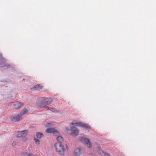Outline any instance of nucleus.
Instances as JSON below:
<instances>
[{"label": "nucleus", "mask_w": 156, "mask_h": 156, "mask_svg": "<svg viewBox=\"0 0 156 156\" xmlns=\"http://www.w3.org/2000/svg\"><path fill=\"white\" fill-rule=\"evenodd\" d=\"M34 140H35V141L36 143L37 144H40V141L39 139H37V138H35Z\"/></svg>", "instance_id": "nucleus-17"}, {"label": "nucleus", "mask_w": 156, "mask_h": 156, "mask_svg": "<svg viewBox=\"0 0 156 156\" xmlns=\"http://www.w3.org/2000/svg\"><path fill=\"white\" fill-rule=\"evenodd\" d=\"M81 149L80 148L76 149L74 151V154L76 156H79L81 153Z\"/></svg>", "instance_id": "nucleus-10"}, {"label": "nucleus", "mask_w": 156, "mask_h": 156, "mask_svg": "<svg viewBox=\"0 0 156 156\" xmlns=\"http://www.w3.org/2000/svg\"><path fill=\"white\" fill-rule=\"evenodd\" d=\"M3 69H5L9 67V65L7 64H5L4 66H3Z\"/></svg>", "instance_id": "nucleus-18"}, {"label": "nucleus", "mask_w": 156, "mask_h": 156, "mask_svg": "<svg viewBox=\"0 0 156 156\" xmlns=\"http://www.w3.org/2000/svg\"><path fill=\"white\" fill-rule=\"evenodd\" d=\"M104 156H109V155L107 153H104Z\"/></svg>", "instance_id": "nucleus-20"}, {"label": "nucleus", "mask_w": 156, "mask_h": 156, "mask_svg": "<svg viewBox=\"0 0 156 156\" xmlns=\"http://www.w3.org/2000/svg\"><path fill=\"white\" fill-rule=\"evenodd\" d=\"M46 131L48 133H53L54 135L55 136H57L58 135V132L53 128H48L46 130Z\"/></svg>", "instance_id": "nucleus-8"}, {"label": "nucleus", "mask_w": 156, "mask_h": 156, "mask_svg": "<svg viewBox=\"0 0 156 156\" xmlns=\"http://www.w3.org/2000/svg\"><path fill=\"white\" fill-rule=\"evenodd\" d=\"M27 111L28 110L26 108H24L22 112H21L20 114L21 115V116L22 114H24L27 113Z\"/></svg>", "instance_id": "nucleus-13"}, {"label": "nucleus", "mask_w": 156, "mask_h": 156, "mask_svg": "<svg viewBox=\"0 0 156 156\" xmlns=\"http://www.w3.org/2000/svg\"><path fill=\"white\" fill-rule=\"evenodd\" d=\"M23 105V103L18 101L15 102L13 104V108L16 109H19Z\"/></svg>", "instance_id": "nucleus-7"}, {"label": "nucleus", "mask_w": 156, "mask_h": 156, "mask_svg": "<svg viewBox=\"0 0 156 156\" xmlns=\"http://www.w3.org/2000/svg\"><path fill=\"white\" fill-rule=\"evenodd\" d=\"M80 140L84 144L88 145V147L89 148H91V144L89 139L86 137H81Z\"/></svg>", "instance_id": "nucleus-5"}, {"label": "nucleus", "mask_w": 156, "mask_h": 156, "mask_svg": "<svg viewBox=\"0 0 156 156\" xmlns=\"http://www.w3.org/2000/svg\"><path fill=\"white\" fill-rule=\"evenodd\" d=\"M56 151L60 155H64L65 148L63 146L61 143H56L55 145Z\"/></svg>", "instance_id": "nucleus-2"}, {"label": "nucleus", "mask_w": 156, "mask_h": 156, "mask_svg": "<svg viewBox=\"0 0 156 156\" xmlns=\"http://www.w3.org/2000/svg\"><path fill=\"white\" fill-rule=\"evenodd\" d=\"M59 134L58 133V135L57 136V137L56 138V139L58 141L59 143H61L63 141V139L62 137L59 135Z\"/></svg>", "instance_id": "nucleus-12"}, {"label": "nucleus", "mask_w": 156, "mask_h": 156, "mask_svg": "<svg viewBox=\"0 0 156 156\" xmlns=\"http://www.w3.org/2000/svg\"><path fill=\"white\" fill-rule=\"evenodd\" d=\"M23 156H35V155L27 153H25L23 154Z\"/></svg>", "instance_id": "nucleus-16"}, {"label": "nucleus", "mask_w": 156, "mask_h": 156, "mask_svg": "<svg viewBox=\"0 0 156 156\" xmlns=\"http://www.w3.org/2000/svg\"><path fill=\"white\" fill-rule=\"evenodd\" d=\"M71 124L73 126L70 129L72 131L71 134L73 136H76L79 133V130L74 126H79L87 129H90V127L88 124L86 123H83L80 122H77L74 121L71 122Z\"/></svg>", "instance_id": "nucleus-1"}, {"label": "nucleus", "mask_w": 156, "mask_h": 156, "mask_svg": "<svg viewBox=\"0 0 156 156\" xmlns=\"http://www.w3.org/2000/svg\"><path fill=\"white\" fill-rule=\"evenodd\" d=\"M28 133V130H25L21 131H18L15 133V135L17 137H24L27 135Z\"/></svg>", "instance_id": "nucleus-4"}, {"label": "nucleus", "mask_w": 156, "mask_h": 156, "mask_svg": "<svg viewBox=\"0 0 156 156\" xmlns=\"http://www.w3.org/2000/svg\"><path fill=\"white\" fill-rule=\"evenodd\" d=\"M45 102H46L45 103L46 104V105H49L51 104L52 101V99L51 98H45Z\"/></svg>", "instance_id": "nucleus-11"}, {"label": "nucleus", "mask_w": 156, "mask_h": 156, "mask_svg": "<svg viewBox=\"0 0 156 156\" xmlns=\"http://www.w3.org/2000/svg\"><path fill=\"white\" fill-rule=\"evenodd\" d=\"M88 156H94V155L92 154H90L88 155Z\"/></svg>", "instance_id": "nucleus-21"}, {"label": "nucleus", "mask_w": 156, "mask_h": 156, "mask_svg": "<svg viewBox=\"0 0 156 156\" xmlns=\"http://www.w3.org/2000/svg\"><path fill=\"white\" fill-rule=\"evenodd\" d=\"M21 117V115L19 114L17 115L12 116L11 117V119L13 122H18L20 120Z\"/></svg>", "instance_id": "nucleus-6"}, {"label": "nucleus", "mask_w": 156, "mask_h": 156, "mask_svg": "<svg viewBox=\"0 0 156 156\" xmlns=\"http://www.w3.org/2000/svg\"><path fill=\"white\" fill-rule=\"evenodd\" d=\"M16 144V141H14L12 144V145L13 146H15Z\"/></svg>", "instance_id": "nucleus-19"}, {"label": "nucleus", "mask_w": 156, "mask_h": 156, "mask_svg": "<svg viewBox=\"0 0 156 156\" xmlns=\"http://www.w3.org/2000/svg\"><path fill=\"white\" fill-rule=\"evenodd\" d=\"M45 98L41 97L39 98V102L37 104V106L38 108L44 107L46 106V104L45 102Z\"/></svg>", "instance_id": "nucleus-3"}, {"label": "nucleus", "mask_w": 156, "mask_h": 156, "mask_svg": "<svg viewBox=\"0 0 156 156\" xmlns=\"http://www.w3.org/2000/svg\"><path fill=\"white\" fill-rule=\"evenodd\" d=\"M46 108L48 110H50V111H52V112H54V111L55 110L53 108H52L51 107H50L49 106H46Z\"/></svg>", "instance_id": "nucleus-15"}, {"label": "nucleus", "mask_w": 156, "mask_h": 156, "mask_svg": "<svg viewBox=\"0 0 156 156\" xmlns=\"http://www.w3.org/2000/svg\"><path fill=\"white\" fill-rule=\"evenodd\" d=\"M43 86L41 84H38L33 87V88L35 90H40L42 89Z\"/></svg>", "instance_id": "nucleus-9"}, {"label": "nucleus", "mask_w": 156, "mask_h": 156, "mask_svg": "<svg viewBox=\"0 0 156 156\" xmlns=\"http://www.w3.org/2000/svg\"><path fill=\"white\" fill-rule=\"evenodd\" d=\"M37 137L39 138H41L43 136V134L40 133H36Z\"/></svg>", "instance_id": "nucleus-14"}]
</instances>
